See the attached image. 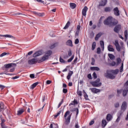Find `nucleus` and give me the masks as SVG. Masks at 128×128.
Returning a JSON list of instances; mask_svg holds the SVG:
<instances>
[{
    "label": "nucleus",
    "mask_w": 128,
    "mask_h": 128,
    "mask_svg": "<svg viewBox=\"0 0 128 128\" xmlns=\"http://www.w3.org/2000/svg\"><path fill=\"white\" fill-rule=\"evenodd\" d=\"M70 8H72V10L76 8V4L72 3V2L70 4Z\"/></svg>",
    "instance_id": "cd10ccee"
},
{
    "label": "nucleus",
    "mask_w": 128,
    "mask_h": 128,
    "mask_svg": "<svg viewBox=\"0 0 128 128\" xmlns=\"http://www.w3.org/2000/svg\"><path fill=\"white\" fill-rule=\"evenodd\" d=\"M106 78H110L111 80H114V78H116V76L112 74L108 73V70L106 71V74H105Z\"/></svg>",
    "instance_id": "6e6552de"
},
{
    "label": "nucleus",
    "mask_w": 128,
    "mask_h": 128,
    "mask_svg": "<svg viewBox=\"0 0 128 128\" xmlns=\"http://www.w3.org/2000/svg\"><path fill=\"white\" fill-rule=\"evenodd\" d=\"M92 76L94 78H98V76L96 75V72L93 73Z\"/></svg>",
    "instance_id": "8fccbe9b"
},
{
    "label": "nucleus",
    "mask_w": 128,
    "mask_h": 128,
    "mask_svg": "<svg viewBox=\"0 0 128 128\" xmlns=\"http://www.w3.org/2000/svg\"><path fill=\"white\" fill-rule=\"evenodd\" d=\"M74 58V56H72L68 60V62H71Z\"/></svg>",
    "instance_id": "ea45409f"
},
{
    "label": "nucleus",
    "mask_w": 128,
    "mask_h": 128,
    "mask_svg": "<svg viewBox=\"0 0 128 128\" xmlns=\"http://www.w3.org/2000/svg\"><path fill=\"white\" fill-rule=\"evenodd\" d=\"M0 119H1V124H4V122H6V120H4V119L2 118V116H0Z\"/></svg>",
    "instance_id": "c03bdc74"
},
{
    "label": "nucleus",
    "mask_w": 128,
    "mask_h": 128,
    "mask_svg": "<svg viewBox=\"0 0 128 128\" xmlns=\"http://www.w3.org/2000/svg\"><path fill=\"white\" fill-rule=\"evenodd\" d=\"M38 82H36L34 84H33L30 86V90H34V88H36V86H38Z\"/></svg>",
    "instance_id": "393cba45"
},
{
    "label": "nucleus",
    "mask_w": 128,
    "mask_h": 128,
    "mask_svg": "<svg viewBox=\"0 0 128 128\" xmlns=\"http://www.w3.org/2000/svg\"><path fill=\"white\" fill-rule=\"evenodd\" d=\"M94 124V120H92L90 122L89 124H90V126H92V124Z\"/></svg>",
    "instance_id": "680f3d73"
},
{
    "label": "nucleus",
    "mask_w": 128,
    "mask_h": 128,
    "mask_svg": "<svg viewBox=\"0 0 128 128\" xmlns=\"http://www.w3.org/2000/svg\"><path fill=\"white\" fill-rule=\"evenodd\" d=\"M97 54H100V48H97Z\"/></svg>",
    "instance_id": "5fc2aeb1"
},
{
    "label": "nucleus",
    "mask_w": 128,
    "mask_h": 128,
    "mask_svg": "<svg viewBox=\"0 0 128 128\" xmlns=\"http://www.w3.org/2000/svg\"><path fill=\"white\" fill-rule=\"evenodd\" d=\"M63 102H64V99H62L61 100L60 102L58 104V108H60V106H62V104Z\"/></svg>",
    "instance_id": "49530a36"
},
{
    "label": "nucleus",
    "mask_w": 128,
    "mask_h": 128,
    "mask_svg": "<svg viewBox=\"0 0 128 128\" xmlns=\"http://www.w3.org/2000/svg\"><path fill=\"white\" fill-rule=\"evenodd\" d=\"M100 80L98 78L96 80L91 82V84L94 88H98L102 86V82H100Z\"/></svg>",
    "instance_id": "7ed1b4c3"
},
{
    "label": "nucleus",
    "mask_w": 128,
    "mask_h": 128,
    "mask_svg": "<svg viewBox=\"0 0 128 128\" xmlns=\"http://www.w3.org/2000/svg\"><path fill=\"white\" fill-rule=\"evenodd\" d=\"M24 112V109H20L18 111L17 114L18 116H20V114H22Z\"/></svg>",
    "instance_id": "c85d7f7f"
},
{
    "label": "nucleus",
    "mask_w": 128,
    "mask_h": 128,
    "mask_svg": "<svg viewBox=\"0 0 128 128\" xmlns=\"http://www.w3.org/2000/svg\"><path fill=\"white\" fill-rule=\"evenodd\" d=\"M112 8L110 7H106L104 8V12H110L112 11Z\"/></svg>",
    "instance_id": "bb28decb"
},
{
    "label": "nucleus",
    "mask_w": 128,
    "mask_h": 128,
    "mask_svg": "<svg viewBox=\"0 0 128 128\" xmlns=\"http://www.w3.org/2000/svg\"><path fill=\"white\" fill-rule=\"evenodd\" d=\"M88 78L89 80H92V74H88Z\"/></svg>",
    "instance_id": "052dcab7"
},
{
    "label": "nucleus",
    "mask_w": 128,
    "mask_h": 128,
    "mask_svg": "<svg viewBox=\"0 0 128 128\" xmlns=\"http://www.w3.org/2000/svg\"><path fill=\"white\" fill-rule=\"evenodd\" d=\"M1 124V126L2 128H7L8 127L6 126V124H4V123H3Z\"/></svg>",
    "instance_id": "13d9d810"
},
{
    "label": "nucleus",
    "mask_w": 128,
    "mask_h": 128,
    "mask_svg": "<svg viewBox=\"0 0 128 128\" xmlns=\"http://www.w3.org/2000/svg\"><path fill=\"white\" fill-rule=\"evenodd\" d=\"M114 106L115 108H118V106H120V103L116 102V104H115Z\"/></svg>",
    "instance_id": "e2e57ef3"
},
{
    "label": "nucleus",
    "mask_w": 128,
    "mask_h": 128,
    "mask_svg": "<svg viewBox=\"0 0 128 128\" xmlns=\"http://www.w3.org/2000/svg\"><path fill=\"white\" fill-rule=\"evenodd\" d=\"M127 104L126 102H124L121 106V110L119 111V112H121L122 114H124L126 110Z\"/></svg>",
    "instance_id": "39448f33"
},
{
    "label": "nucleus",
    "mask_w": 128,
    "mask_h": 128,
    "mask_svg": "<svg viewBox=\"0 0 128 128\" xmlns=\"http://www.w3.org/2000/svg\"><path fill=\"white\" fill-rule=\"evenodd\" d=\"M52 52L50 50L46 52H45V55L40 58L38 60V62H44V60H48V58L52 56Z\"/></svg>",
    "instance_id": "f257e3e1"
},
{
    "label": "nucleus",
    "mask_w": 128,
    "mask_h": 128,
    "mask_svg": "<svg viewBox=\"0 0 128 128\" xmlns=\"http://www.w3.org/2000/svg\"><path fill=\"white\" fill-rule=\"evenodd\" d=\"M90 90H91L92 92H93V94H98V92H100V90L96 88H90Z\"/></svg>",
    "instance_id": "ddd939ff"
},
{
    "label": "nucleus",
    "mask_w": 128,
    "mask_h": 128,
    "mask_svg": "<svg viewBox=\"0 0 128 128\" xmlns=\"http://www.w3.org/2000/svg\"><path fill=\"white\" fill-rule=\"evenodd\" d=\"M36 0L38 2H41V4H46V2H44L42 0Z\"/></svg>",
    "instance_id": "58836bf2"
},
{
    "label": "nucleus",
    "mask_w": 128,
    "mask_h": 128,
    "mask_svg": "<svg viewBox=\"0 0 128 128\" xmlns=\"http://www.w3.org/2000/svg\"><path fill=\"white\" fill-rule=\"evenodd\" d=\"M42 50H39L38 52H36L33 54V58H36V56H42Z\"/></svg>",
    "instance_id": "f8f14e48"
},
{
    "label": "nucleus",
    "mask_w": 128,
    "mask_h": 128,
    "mask_svg": "<svg viewBox=\"0 0 128 128\" xmlns=\"http://www.w3.org/2000/svg\"><path fill=\"white\" fill-rule=\"evenodd\" d=\"M77 94L78 96H82V91H78L77 92Z\"/></svg>",
    "instance_id": "09e8293b"
},
{
    "label": "nucleus",
    "mask_w": 128,
    "mask_h": 128,
    "mask_svg": "<svg viewBox=\"0 0 128 128\" xmlns=\"http://www.w3.org/2000/svg\"><path fill=\"white\" fill-rule=\"evenodd\" d=\"M126 86H128V80L126 81V82L125 83L124 85V87L125 88H126Z\"/></svg>",
    "instance_id": "338daca9"
},
{
    "label": "nucleus",
    "mask_w": 128,
    "mask_h": 128,
    "mask_svg": "<svg viewBox=\"0 0 128 128\" xmlns=\"http://www.w3.org/2000/svg\"><path fill=\"white\" fill-rule=\"evenodd\" d=\"M73 112H76V116H78V108H74L73 110Z\"/></svg>",
    "instance_id": "e433bc0d"
},
{
    "label": "nucleus",
    "mask_w": 128,
    "mask_h": 128,
    "mask_svg": "<svg viewBox=\"0 0 128 128\" xmlns=\"http://www.w3.org/2000/svg\"><path fill=\"white\" fill-rule=\"evenodd\" d=\"M30 76L31 78H34V74H30Z\"/></svg>",
    "instance_id": "774afa93"
},
{
    "label": "nucleus",
    "mask_w": 128,
    "mask_h": 128,
    "mask_svg": "<svg viewBox=\"0 0 128 128\" xmlns=\"http://www.w3.org/2000/svg\"><path fill=\"white\" fill-rule=\"evenodd\" d=\"M108 52H114V46L110 44L108 45Z\"/></svg>",
    "instance_id": "a211bd4d"
},
{
    "label": "nucleus",
    "mask_w": 128,
    "mask_h": 128,
    "mask_svg": "<svg viewBox=\"0 0 128 128\" xmlns=\"http://www.w3.org/2000/svg\"><path fill=\"white\" fill-rule=\"evenodd\" d=\"M50 128H58V124H50Z\"/></svg>",
    "instance_id": "c756f323"
},
{
    "label": "nucleus",
    "mask_w": 128,
    "mask_h": 128,
    "mask_svg": "<svg viewBox=\"0 0 128 128\" xmlns=\"http://www.w3.org/2000/svg\"><path fill=\"white\" fill-rule=\"evenodd\" d=\"M112 116L110 114H108L106 116V120H108V122H110V120H112Z\"/></svg>",
    "instance_id": "b1692460"
},
{
    "label": "nucleus",
    "mask_w": 128,
    "mask_h": 128,
    "mask_svg": "<svg viewBox=\"0 0 128 128\" xmlns=\"http://www.w3.org/2000/svg\"><path fill=\"white\" fill-rule=\"evenodd\" d=\"M123 71H124V63H122V66H120V72H122Z\"/></svg>",
    "instance_id": "a18cd8bd"
},
{
    "label": "nucleus",
    "mask_w": 128,
    "mask_h": 128,
    "mask_svg": "<svg viewBox=\"0 0 128 128\" xmlns=\"http://www.w3.org/2000/svg\"><path fill=\"white\" fill-rule=\"evenodd\" d=\"M62 110H60L58 112L57 114L54 116V118H56L58 116H59L60 114H62Z\"/></svg>",
    "instance_id": "37998d69"
},
{
    "label": "nucleus",
    "mask_w": 128,
    "mask_h": 128,
    "mask_svg": "<svg viewBox=\"0 0 128 128\" xmlns=\"http://www.w3.org/2000/svg\"><path fill=\"white\" fill-rule=\"evenodd\" d=\"M128 86L124 88V90H123L122 96H126V94H128Z\"/></svg>",
    "instance_id": "6ab92c4d"
},
{
    "label": "nucleus",
    "mask_w": 128,
    "mask_h": 128,
    "mask_svg": "<svg viewBox=\"0 0 128 128\" xmlns=\"http://www.w3.org/2000/svg\"><path fill=\"white\" fill-rule=\"evenodd\" d=\"M64 118L66 120V124H68L70 122V118H72V114L70 111H66L64 114Z\"/></svg>",
    "instance_id": "f03ea898"
},
{
    "label": "nucleus",
    "mask_w": 128,
    "mask_h": 128,
    "mask_svg": "<svg viewBox=\"0 0 128 128\" xmlns=\"http://www.w3.org/2000/svg\"><path fill=\"white\" fill-rule=\"evenodd\" d=\"M36 62H38V60L34 58L28 60V64H35Z\"/></svg>",
    "instance_id": "9d476101"
},
{
    "label": "nucleus",
    "mask_w": 128,
    "mask_h": 128,
    "mask_svg": "<svg viewBox=\"0 0 128 128\" xmlns=\"http://www.w3.org/2000/svg\"><path fill=\"white\" fill-rule=\"evenodd\" d=\"M60 62H62V63L65 62L64 60V59L62 57H60Z\"/></svg>",
    "instance_id": "603ef678"
},
{
    "label": "nucleus",
    "mask_w": 128,
    "mask_h": 128,
    "mask_svg": "<svg viewBox=\"0 0 128 128\" xmlns=\"http://www.w3.org/2000/svg\"><path fill=\"white\" fill-rule=\"evenodd\" d=\"M62 92L64 94H66V92H68V89L64 88H63Z\"/></svg>",
    "instance_id": "bf43d9fd"
},
{
    "label": "nucleus",
    "mask_w": 128,
    "mask_h": 128,
    "mask_svg": "<svg viewBox=\"0 0 128 128\" xmlns=\"http://www.w3.org/2000/svg\"><path fill=\"white\" fill-rule=\"evenodd\" d=\"M124 40L125 42H126V40H128V30H126L124 32Z\"/></svg>",
    "instance_id": "7c9ffc66"
},
{
    "label": "nucleus",
    "mask_w": 128,
    "mask_h": 128,
    "mask_svg": "<svg viewBox=\"0 0 128 128\" xmlns=\"http://www.w3.org/2000/svg\"><path fill=\"white\" fill-rule=\"evenodd\" d=\"M114 44L116 50L118 52H120L122 48L120 47V44L118 43V40H115L114 42Z\"/></svg>",
    "instance_id": "423d86ee"
},
{
    "label": "nucleus",
    "mask_w": 128,
    "mask_h": 128,
    "mask_svg": "<svg viewBox=\"0 0 128 128\" xmlns=\"http://www.w3.org/2000/svg\"><path fill=\"white\" fill-rule=\"evenodd\" d=\"M4 110V104L1 102L0 103V112Z\"/></svg>",
    "instance_id": "4be33fe9"
},
{
    "label": "nucleus",
    "mask_w": 128,
    "mask_h": 128,
    "mask_svg": "<svg viewBox=\"0 0 128 128\" xmlns=\"http://www.w3.org/2000/svg\"><path fill=\"white\" fill-rule=\"evenodd\" d=\"M116 62H111V66H116Z\"/></svg>",
    "instance_id": "4d7b16f0"
},
{
    "label": "nucleus",
    "mask_w": 128,
    "mask_h": 128,
    "mask_svg": "<svg viewBox=\"0 0 128 128\" xmlns=\"http://www.w3.org/2000/svg\"><path fill=\"white\" fill-rule=\"evenodd\" d=\"M108 56L110 60H114V56L112 54H108Z\"/></svg>",
    "instance_id": "a19ab883"
},
{
    "label": "nucleus",
    "mask_w": 128,
    "mask_h": 128,
    "mask_svg": "<svg viewBox=\"0 0 128 128\" xmlns=\"http://www.w3.org/2000/svg\"><path fill=\"white\" fill-rule=\"evenodd\" d=\"M74 72L72 71H69L68 75L67 76V80H70V76H72Z\"/></svg>",
    "instance_id": "aec40b11"
},
{
    "label": "nucleus",
    "mask_w": 128,
    "mask_h": 128,
    "mask_svg": "<svg viewBox=\"0 0 128 128\" xmlns=\"http://www.w3.org/2000/svg\"><path fill=\"white\" fill-rule=\"evenodd\" d=\"M90 70H97V72H98V70H100V68L97 66H92L90 67Z\"/></svg>",
    "instance_id": "5701e85b"
},
{
    "label": "nucleus",
    "mask_w": 128,
    "mask_h": 128,
    "mask_svg": "<svg viewBox=\"0 0 128 128\" xmlns=\"http://www.w3.org/2000/svg\"><path fill=\"white\" fill-rule=\"evenodd\" d=\"M108 4V0H102L99 2V4L97 6L98 8H100V6H104Z\"/></svg>",
    "instance_id": "0eeeda50"
},
{
    "label": "nucleus",
    "mask_w": 128,
    "mask_h": 128,
    "mask_svg": "<svg viewBox=\"0 0 128 128\" xmlns=\"http://www.w3.org/2000/svg\"><path fill=\"white\" fill-rule=\"evenodd\" d=\"M119 72H120V70H118V69L112 70V74H118Z\"/></svg>",
    "instance_id": "2f4dec72"
},
{
    "label": "nucleus",
    "mask_w": 128,
    "mask_h": 128,
    "mask_svg": "<svg viewBox=\"0 0 128 128\" xmlns=\"http://www.w3.org/2000/svg\"><path fill=\"white\" fill-rule=\"evenodd\" d=\"M4 88H6V86H4V85H1L0 84V88L2 90H4Z\"/></svg>",
    "instance_id": "69168bd1"
},
{
    "label": "nucleus",
    "mask_w": 128,
    "mask_h": 128,
    "mask_svg": "<svg viewBox=\"0 0 128 128\" xmlns=\"http://www.w3.org/2000/svg\"><path fill=\"white\" fill-rule=\"evenodd\" d=\"M96 46V42H93L92 44V50H94Z\"/></svg>",
    "instance_id": "f704fd0d"
},
{
    "label": "nucleus",
    "mask_w": 128,
    "mask_h": 128,
    "mask_svg": "<svg viewBox=\"0 0 128 128\" xmlns=\"http://www.w3.org/2000/svg\"><path fill=\"white\" fill-rule=\"evenodd\" d=\"M78 42H80V40H78V38H76L75 40V42H74L75 44H78Z\"/></svg>",
    "instance_id": "6e6d98bb"
},
{
    "label": "nucleus",
    "mask_w": 128,
    "mask_h": 128,
    "mask_svg": "<svg viewBox=\"0 0 128 128\" xmlns=\"http://www.w3.org/2000/svg\"><path fill=\"white\" fill-rule=\"evenodd\" d=\"M123 113H121L120 112H118L117 114V116L118 118L116 120V122H118L120 120V118H122V116Z\"/></svg>",
    "instance_id": "dca6fc26"
},
{
    "label": "nucleus",
    "mask_w": 128,
    "mask_h": 128,
    "mask_svg": "<svg viewBox=\"0 0 128 128\" xmlns=\"http://www.w3.org/2000/svg\"><path fill=\"white\" fill-rule=\"evenodd\" d=\"M120 28H122V26L120 24L117 25L114 28V32L117 34H118L120 30Z\"/></svg>",
    "instance_id": "9b49d317"
},
{
    "label": "nucleus",
    "mask_w": 128,
    "mask_h": 128,
    "mask_svg": "<svg viewBox=\"0 0 128 128\" xmlns=\"http://www.w3.org/2000/svg\"><path fill=\"white\" fill-rule=\"evenodd\" d=\"M114 14L116 16H120V10H118V8L116 7L114 8Z\"/></svg>",
    "instance_id": "4468645a"
},
{
    "label": "nucleus",
    "mask_w": 128,
    "mask_h": 128,
    "mask_svg": "<svg viewBox=\"0 0 128 128\" xmlns=\"http://www.w3.org/2000/svg\"><path fill=\"white\" fill-rule=\"evenodd\" d=\"M113 18L112 16H108L106 20L104 21V24H106V26H111Z\"/></svg>",
    "instance_id": "20e7f679"
},
{
    "label": "nucleus",
    "mask_w": 128,
    "mask_h": 128,
    "mask_svg": "<svg viewBox=\"0 0 128 128\" xmlns=\"http://www.w3.org/2000/svg\"><path fill=\"white\" fill-rule=\"evenodd\" d=\"M76 62H78V58H75V59L73 61V64H76Z\"/></svg>",
    "instance_id": "864d4df0"
},
{
    "label": "nucleus",
    "mask_w": 128,
    "mask_h": 128,
    "mask_svg": "<svg viewBox=\"0 0 128 128\" xmlns=\"http://www.w3.org/2000/svg\"><path fill=\"white\" fill-rule=\"evenodd\" d=\"M100 46L102 48V50H104V41H100Z\"/></svg>",
    "instance_id": "412c9836"
},
{
    "label": "nucleus",
    "mask_w": 128,
    "mask_h": 128,
    "mask_svg": "<svg viewBox=\"0 0 128 128\" xmlns=\"http://www.w3.org/2000/svg\"><path fill=\"white\" fill-rule=\"evenodd\" d=\"M70 21H68L65 26L64 28V30H66L70 26Z\"/></svg>",
    "instance_id": "473e14b6"
},
{
    "label": "nucleus",
    "mask_w": 128,
    "mask_h": 128,
    "mask_svg": "<svg viewBox=\"0 0 128 128\" xmlns=\"http://www.w3.org/2000/svg\"><path fill=\"white\" fill-rule=\"evenodd\" d=\"M8 54V53L4 52L2 53L1 54H0V58H2V56H6Z\"/></svg>",
    "instance_id": "de8ad7c7"
},
{
    "label": "nucleus",
    "mask_w": 128,
    "mask_h": 128,
    "mask_svg": "<svg viewBox=\"0 0 128 128\" xmlns=\"http://www.w3.org/2000/svg\"><path fill=\"white\" fill-rule=\"evenodd\" d=\"M12 66H16V64L14 63L6 64L4 65V68H6V70H8V68H12Z\"/></svg>",
    "instance_id": "1a4fd4ad"
},
{
    "label": "nucleus",
    "mask_w": 128,
    "mask_h": 128,
    "mask_svg": "<svg viewBox=\"0 0 128 128\" xmlns=\"http://www.w3.org/2000/svg\"><path fill=\"white\" fill-rule=\"evenodd\" d=\"M88 10V6H85L82 10V16H86Z\"/></svg>",
    "instance_id": "2eb2a0df"
},
{
    "label": "nucleus",
    "mask_w": 128,
    "mask_h": 128,
    "mask_svg": "<svg viewBox=\"0 0 128 128\" xmlns=\"http://www.w3.org/2000/svg\"><path fill=\"white\" fill-rule=\"evenodd\" d=\"M56 48V44H53L50 46V48L51 50H52V48Z\"/></svg>",
    "instance_id": "0e129e2a"
},
{
    "label": "nucleus",
    "mask_w": 128,
    "mask_h": 128,
    "mask_svg": "<svg viewBox=\"0 0 128 128\" xmlns=\"http://www.w3.org/2000/svg\"><path fill=\"white\" fill-rule=\"evenodd\" d=\"M102 32H100L97 34L95 37V40H98V38L102 36Z\"/></svg>",
    "instance_id": "a878e982"
},
{
    "label": "nucleus",
    "mask_w": 128,
    "mask_h": 128,
    "mask_svg": "<svg viewBox=\"0 0 128 128\" xmlns=\"http://www.w3.org/2000/svg\"><path fill=\"white\" fill-rule=\"evenodd\" d=\"M3 36L4 38H14V36H12L10 35V34H4V35H3Z\"/></svg>",
    "instance_id": "c9c22d12"
},
{
    "label": "nucleus",
    "mask_w": 128,
    "mask_h": 128,
    "mask_svg": "<svg viewBox=\"0 0 128 128\" xmlns=\"http://www.w3.org/2000/svg\"><path fill=\"white\" fill-rule=\"evenodd\" d=\"M120 62H122V59H120V58H118L117 64H120Z\"/></svg>",
    "instance_id": "3c124183"
},
{
    "label": "nucleus",
    "mask_w": 128,
    "mask_h": 128,
    "mask_svg": "<svg viewBox=\"0 0 128 128\" xmlns=\"http://www.w3.org/2000/svg\"><path fill=\"white\" fill-rule=\"evenodd\" d=\"M67 46H72V42L71 40H68L66 42Z\"/></svg>",
    "instance_id": "72a5a7b5"
},
{
    "label": "nucleus",
    "mask_w": 128,
    "mask_h": 128,
    "mask_svg": "<svg viewBox=\"0 0 128 128\" xmlns=\"http://www.w3.org/2000/svg\"><path fill=\"white\" fill-rule=\"evenodd\" d=\"M118 24V20H116L114 18H113L110 26H116Z\"/></svg>",
    "instance_id": "f3484780"
},
{
    "label": "nucleus",
    "mask_w": 128,
    "mask_h": 128,
    "mask_svg": "<svg viewBox=\"0 0 128 128\" xmlns=\"http://www.w3.org/2000/svg\"><path fill=\"white\" fill-rule=\"evenodd\" d=\"M102 126H106V120H102Z\"/></svg>",
    "instance_id": "79ce46f5"
},
{
    "label": "nucleus",
    "mask_w": 128,
    "mask_h": 128,
    "mask_svg": "<svg viewBox=\"0 0 128 128\" xmlns=\"http://www.w3.org/2000/svg\"><path fill=\"white\" fill-rule=\"evenodd\" d=\"M34 14H37V16H42L44 14V13H40V12H34Z\"/></svg>",
    "instance_id": "4c0bfd02"
}]
</instances>
